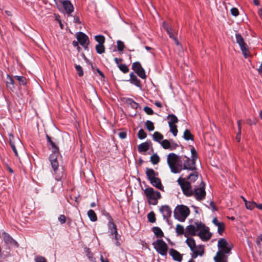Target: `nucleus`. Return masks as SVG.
<instances>
[{"label": "nucleus", "instance_id": "864d4df0", "mask_svg": "<svg viewBox=\"0 0 262 262\" xmlns=\"http://www.w3.org/2000/svg\"><path fill=\"white\" fill-rule=\"evenodd\" d=\"M143 110L148 115H151L154 114L152 110L148 106H145L143 108Z\"/></svg>", "mask_w": 262, "mask_h": 262}, {"label": "nucleus", "instance_id": "bf43d9fd", "mask_svg": "<svg viewBox=\"0 0 262 262\" xmlns=\"http://www.w3.org/2000/svg\"><path fill=\"white\" fill-rule=\"evenodd\" d=\"M119 136L121 139H125L126 137V133L124 132H120L119 133Z\"/></svg>", "mask_w": 262, "mask_h": 262}, {"label": "nucleus", "instance_id": "1a4fd4ad", "mask_svg": "<svg viewBox=\"0 0 262 262\" xmlns=\"http://www.w3.org/2000/svg\"><path fill=\"white\" fill-rule=\"evenodd\" d=\"M59 157V149L57 150L52 149V153L50 156V161L55 172L56 173V170L59 166L58 158Z\"/></svg>", "mask_w": 262, "mask_h": 262}, {"label": "nucleus", "instance_id": "bb28decb", "mask_svg": "<svg viewBox=\"0 0 262 262\" xmlns=\"http://www.w3.org/2000/svg\"><path fill=\"white\" fill-rule=\"evenodd\" d=\"M130 81L131 83L135 84L138 87L141 88V82L140 80H139L137 76L133 73H131L130 74Z\"/></svg>", "mask_w": 262, "mask_h": 262}, {"label": "nucleus", "instance_id": "0eeeda50", "mask_svg": "<svg viewBox=\"0 0 262 262\" xmlns=\"http://www.w3.org/2000/svg\"><path fill=\"white\" fill-rule=\"evenodd\" d=\"M9 142L15 155L18 156L17 149L19 150L23 149V145L21 141L18 138H15L13 136L10 135Z\"/></svg>", "mask_w": 262, "mask_h": 262}, {"label": "nucleus", "instance_id": "13d9d810", "mask_svg": "<svg viewBox=\"0 0 262 262\" xmlns=\"http://www.w3.org/2000/svg\"><path fill=\"white\" fill-rule=\"evenodd\" d=\"M58 221L61 224H64L66 221V216L64 215H60L58 217Z\"/></svg>", "mask_w": 262, "mask_h": 262}, {"label": "nucleus", "instance_id": "423d86ee", "mask_svg": "<svg viewBox=\"0 0 262 262\" xmlns=\"http://www.w3.org/2000/svg\"><path fill=\"white\" fill-rule=\"evenodd\" d=\"M197 228L199 232L198 235L204 241H207L211 237V234L208 231V228L206 227L203 224H197Z\"/></svg>", "mask_w": 262, "mask_h": 262}, {"label": "nucleus", "instance_id": "e433bc0d", "mask_svg": "<svg viewBox=\"0 0 262 262\" xmlns=\"http://www.w3.org/2000/svg\"><path fill=\"white\" fill-rule=\"evenodd\" d=\"M170 131L174 136H176L178 133L177 126L176 124H169Z\"/></svg>", "mask_w": 262, "mask_h": 262}, {"label": "nucleus", "instance_id": "a19ab883", "mask_svg": "<svg viewBox=\"0 0 262 262\" xmlns=\"http://www.w3.org/2000/svg\"><path fill=\"white\" fill-rule=\"evenodd\" d=\"M176 231L179 235L184 234V229L183 226L180 224L177 225L176 228Z\"/></svg>", "mask_w": 262, "mask_h": 262}, {"label": "nucleus", "instance_id": "dca6fc26", "mask_svg": "<svg viewBox=\"0 0 262 262\" xmlns=\"http://www.w3.org/2000/svg\"><path fill=\"white\" fill-rule=\"evenodd\" d=\"M60 2L62 5L66 13L70 15L74 11V7L71 2L69 0H61Z\"/></svg>", "mask_w": 262, "mask_h": 262}, {"label": "nucleus", "instance_id": "393cba45", "mask_svg": "<svg viewBox=\"0 0 262 262\" xmlns=\"http://www.w3.org/2000/svg\"><path fill=\"white\" fill-rule=\"evenodd\" d=\"M150 182L154 186L156 187V188L161 190H163V187L162 185L161 181L160 179L157 178V177L153 179L152 180H150Z\"/></svg>", "mask_w": 262, "mask_h": 262}, {"label": "nucleus", "instance_id": "49530a36", "mask_svg": "<svg viewBox=\"0 0 262 262\" xmlns=\"http://www.w3.org/2000/svg\"><path fill=\"white\" fill-rule=\"evenodd\" d=\"M146 134L143 129H140L138 133V137L140 139H143L146 137Z\"/></svg>", "mask_w": 262, "mask_h": 262}, {"label": "nucleus", "instance_id": "4468645a", "mask_svg": "<svg viewBox=\"0 0 262 262\" xmlns=\"http://www.w3.org/2000/svg\"><path fill=\"white\" fill-rule=\"evenodd\" d=\"M191 251L192 252L191 258L192 259L196 258L198 256H203L204 253V247L202 245L195 246Z\"/></svg>", "mask_w": 262, "mask_h": 262}, {"label": "nucleus", "instance_id": "2f4dec72", "mask_svg": "<svg viewBox=\"0 0 262 262\" xmlns=\"http://www.w3.org/2000/svg\"><path fill=\"white\" fill-rule=\"evenodd\" d=\"M183 137L186 140H193V136L188 129H186L184 132Z\"/></svg>", "mask_w": 262, "mask_h": 262}, {"label": "nucleus", "instance_id": "c9c22d12", "mask_svg": "<svg viewBox=\"0 0 262 262\" xmlns=\"http://www.w3.org/2000/svg\"><path fill=\"white\" fill-rule=\"evenodd\" d=\"M161 145L164 149H173V148H171L170 147V143L169 141L167 140H164L161 142H160Z\"/></svg>", "mask_w": 262, "mask_h": 262}, {"label": "nucleus", "instance_id": "e2e57ef3", "mask_svg": "<svg viewBox=\"0 0 262 262\" xmlns=\"http://www.w3.org/2000/svg\"><path fill=\"white\" fill-rule=\"evenodd\" d=\"M247 122L248 124H249L250 125H251L252 124H255L256 121L255 120L252 121L251 119H248L247 120Z\"/></svg>", "mask_w": 262, "mask_h": 262}, {"label": "nucleus", "instance_id": "20e7f679", "mask_svg": "<svg viewBox=\"0 0 262 262\" xmlns=\"http://www.w3.org/2000/svg\"><path fill=\"white\" fill-rule=\"evenodd\" d=\"M178 182L180 185L183 193L187 196L193 195V191L190 182L186 181L185 178H180L178 180Z\"/></svg>", "mask_w": 262, "mask_h": 262}, {"label": "nucleus", "instance_id": "69168bd1", "mask_svg": "<svg viewBox=\"0 0 262 262\" xmlns=\"http://www.w3.org/2000/svg\"><path fill=\"white\" fill-rule=\"evenodd\" d=\"M241 132H238L236 135L235 139L237 142H239L241 140Z\"/></svg>", "mask_w": 262, "mask_h": 262}, {"label": "nucleus", "instance_id": "473e14b6", "mask_svg": "<svg viewBox=\"0 0 262 262\" xmlns=\"http://www.w3.org/2000/svg\"><path fill=\"white\" fill-rule=\"evenodd\" d=\"M14 77L19 82V84L21 85H25L27 83V80L25 77L15 76Z\"/></svg>", "mask_w": 262, "mask_h": 262}, {"label": "nucleus", "instance_id": "de8ad7c7", "mask_svg": "<svg viewBox=\"0 0 262 262\" xmlns=\"http://www.w3.org/2000/svg\"><path fill=\"white\" fill-rule=\"evenodd\" d=\"M95 39L99 42V44H103L105 41V38L102 35H96Z\"/></svg>", "mask_w": 262, "mask_h": 262}, {"label": "nucleus", "instance_id": "7ed1b4c3", "mask_svg": "<svg viewBox=\"0 0 262 262\" xmlns=\"http://www.w3.org/2000/svg\"><path fill=\"white\" fill-rule=\"evenodd\" d=\"M144 193L148 199L149 204L156 205L158 203V200L161 198V194L158 191H155L152 188H146Z\"/></svg>", "mask_w": 262, "mask_h": 262}, {"label": "nucleus", "instance_id": "c85d7f7f", "mask_svg": "<svg viewBox=\"0 0 262 262\" xmlns=\"http://www.w3.org/2000/svg\"><path fill=\"white\" fill-rule=\"evenodd\" d=\"M167 119L168 124H176L178 122L177 117L173 114L169 115Z\"/></svg>", "mask_w": 262, "mask_h": 262}, {"label": "nucleus", "instance_id": "8fccbe9b", "mask_svg": "<svg viewBox=\"0 0 262 262\" xmlns=\"http://www.w3.org/2000/svg\"><path fill=\"white\" fill-rule=\"evenodd\" d=\"M191 153L192 156V159L195 161L198 158L197 152L194 147L191 148Z\"/></svg>", "mask_w": 262, "mask_h": 262}, {"label": "nucleus", "instance_id": "5701e85b", "mask_svg": "<svg viewBox=\"0 0 262 262\" xmlns=\"http://www.w3.org/2000/svg\"><path fill=\"white\" fill-rule=\"evenodd\" d=\"M169 254L174 260L181 261L182 260V255L178 251L173 249H170L169 250Z\"/></svg>", "mask_w": 262, "mask_h": 262}, {"label": "nucleus", "instance_id": "c756f323", "mask_svg": "<svg viewBox=\"0 0 262 262\" xmlns=\"http://www.w3.org/2000/svg\"><path fill=\"white\" fill-rule=\"evenodd\" d=\"M88 215L90 220L92 222H95L97 220L96 214L93 210L91 209L89 210L88 212Z\"/></svg>", "mask_w": 262, "mask_h": 262}, {"label": "nucleus", "instance_id": "cd10ccee", "mask_svg": "<svg viewBox=\"0 0 262 262\" xmlns=\"http://www.w3.org/2000/svg\"><path fill=\"white\" fill-rule=\"evenodd\" d=\"M6 85L8 88L13 91L15 89L14 80L9 75H7L6 79Z\"/></svg>", "mask_w": 262, "mask_h": 262}, {"label": "nucleus", "instance_id": "5fc2aeb1", "mask_svg": "<svg viewBox=\"0 0 262 262\" xmlns=\"http://www.w3.org/2000/svg\"><path fill=\"white\" fill-rule=\"evenodd\" d=\"M128 103L131 105V106L134 108H137L138 106V104L135 102L132 99H128Z\"/></svg>", "mask_w": 262, "mask_h": 262}, {"label": "nucleus", "instance_id": "0e129e2a", "mask_svg": "<svg viewBox=\"0 0 262 262\" xmlns=\"http://www.w3.org/2000/svg\"><path fill=\"white\" fill-rule=\"evenodd\" d=\"M87 256L91 260L93 261V254L91 252H88Z\"/></svg>", "mask_w": 262, "mask_h": 262}, {"label": "nucleus", "instance_id": "b1692460", "mask_svg": "<svg viewBox=\"0 0 262 262\" xmlns=\"http://www.w3.org/2000/svg\"><path fill=\"white\" fill-rule=\"evenodd\" d=\"M146 174L149 181H150V180H152L158 176L157 172H155L154 169L149 168H146Z\"/></svg>", "mask_w": 262, "mask_h": 262}, {"label": "nucleus", "instance_id": "2eb2a0df", "mask_svg": "<svg viewBox=\"0 0 262 262\" xmlns=\"http://www.w3.org/2000/svg\"><path fill=\"white\" fill-rule=\"evenodd\" d=\"M108 226L111 234L112 235H114V238L116 240V245L119 246L120 245V243L118 242L119 236L116 226L113 222L110 221L108 224Z\"/></svg>", "mask_w": 262, "mask_h": 262}, {"label": "nucleus", "instance_id": "6e6d98bb", "mask_svg": "<svg viewBox=\"0 0 262 262\" xmlns=\"http://www.w3.org/2000/svg\"><path fill=\"white\" fill-rule=\"evenodd\" d=\"M35 260L36 262H47L46 259L41 256H37L35 257Z\"/></svg>", "mask_w": 262, "mask_h": 262}, {"label": "nucleus", "instance_id": "9b49d317", "mask_svg": "<svg viewBox=\"0 0 262 262\" xmlns=\"http://www.w3.org/2000/svg\"><path fill=\"white\" fill-rule=\"evenodd\" d=\"M183 161V166L182 165L183 169H187L189 170H194L196 169L195 161L194 160L190 159L189 158L185 156L182 157V162Z\"/></svg>", "mask_w": 262, "mask_h": 262}, {"label": "nucleus", "instance_id": "9d476101", "mask_svg": "<svg viewBox=\"0 0 262 262\" xmlns=\"http://www.w3.org/2000/svg\"><path fill=\"white\" fill-rule=\"evenodd\" d=\"M201 186L197 188H195L193 191V195L198 201H201L205 198L206 192L205 191V183L201 181Z\"/></svg>", "mask_w": 262, "mask_h": 262}, {"label": "nucleus", "instance_id": "ea45409f", "mask_svg": "<svg viewBox=\"0 0 262 262\" xmlns=\"http://www.w3.org/2000/svg\"><path fill=\"white\" fill-rule=\"evenodd\" d=\"M160 158L157 154H154L150 157V161L154 164H157L159 163Z\"/></svg>", "mask_w": 262, "mask_h": 262}, {"label": "nucleus", "instance_id": "4d7b16f0", "mask_svg": "<svg viewBox=\"0 0 262 262\" xmlns=\"http://www.w3.org/2000/svg\"><path fill=\"white\" fill-rule=\"evenodd\" d=\"M230 11H231L232 15L234 16H237L239 14L238 10L236 8H232L231 9Z\"/></svg>", "mask_w": 262, "mask_h": 262}, {"label": "nucleus", "instance_id": "6e6552de", "mask_svg": "<svg viewBox=\"0 0 262 262\" xmlns=\"http://www.w3.org/2000/svg\"><path fill=\"white\" fill-rule=\"evenodd\" d=\"M236 41L240 47L241 50L244 57L247 58L249 55V50L246 43L244 42L243 37L240 34H235Z\"/></svg>", "mask_w": 262, "mask_h": 262}, {"label": "nucleus", "instance_id": "3c124183", "mask_svg": "<svg viewBox=\"0 0 262 262\" xmlns=\"http://www.w3.org/2000/svg\"><path fill=\"white\" fill-rule=\"evenodd\" d=\"M117 48L120 51H123L124 48V43L121 40L117 41Z\"/></svg>", "mask_w": 262, "mask_h": 262}, {"label": "nucleus", "instance_id": "72a5a7b5", "mask_svg": "<svg viewBox=\"0 0 262 262\" xmlns=\"http://www.w3.org/2000/svg\"><path fill=\"white\" fill-rule=\"evenodd\" d=\"M163 135L159 132H156L153 134V139L154 140L160 143L161 140L163 139Z\"/></svg>", "mask_w": 262, "mask_h": 262}, {"label": "nucleus", "instance_id": "a211bd4d", "mask_svg": "<svg viewBox=\"0 0 262 262\" xmlns=\"http://www.w3.org/2000/svg\"><path fill=\"white\" fill-rule=\"evenodd\" d=\"M197 224H195V226L189 225L187 227L186 231L185 233V236H187L188 235H195L197 234L198 229L197 228Z\"/></svg>", "mask_w": 262, "mask_h": 262}, {"label": "nucleus", "instance_id": "052dcab7", "mask_svg": "<svg viewBox=\"0 0 262 262\" xmlns=\"http://www.w3.org/2000/svg\"><path fill=\"white\" fill-rule=\"evenodd\" d=\"M163 27L166 31V32L171 29L170 28H169V27L168 26V25L167 24V23L165 21H164L163 23Z\"/></svg>", "mask_w": 262, "mask_h": 262}, {"label": "nucleus", "instance_id": "aec40b11", "mask_svg": "<svg viewBox=\"0 0 262 262\" xmlns=\"http://www.w3.org/2000/svg\"><path fill=\"white\" fill-rule=\"evenodd\" d=\"M212 223L215 226L217 227V232L220 235H222L225 230V224L223 222H219L216 217H214L212 220Z\"/></svg>", "mask_w": 262, "mask_h": 262}, {"label": "nucleus", "instance_id": "7c9ffc66", "mask_svg": "<svg viewBox=\"0 0 262 262\" xmlns=\"http://www.w3.org/2000/svg\"><path fill=\"white\" fill-rule=\"evenodd\" d=\"M187 179L189 180V182L190 183L194 182L197 179H198V172L194 171L190 173Z\"/></svg>", "mask_w": 262, "mask_h": 262}, {"label": "nucleus", "instance_id": "37998d69", "mask_svg": "<svg viewBox=\"0 0 262 262\" xmlns=\"http://www.w3.org/2000/svg\"><path fill=\"white\" fill-rule=\"evenodd\" d=\"M145 125H146L147 129L149 131H152L154 130V128H155L154 125V123L151 121H150L149 120L146 121Z\"/></svg>", "mask_w": 262, "mask_h": 262}, {"label": "nucleus", "instance_id": "58836bf2", "mask_svg": "<svg viewBox=\"0 0 262 262\" xmlns=\"http://www.w3.org/2000/svg\"><path fill=\"white\" fill-rule=\"evenodd\" d=\"M96 50L98 54H102L104 52L105 48L103 44H98L96 46Z\"/></svg>", "mask_w": 262, "mask_h": 262}, {"label": "nucleus", "instance_id": "603ef678", "mask_svg": "<svg viewBox=\"0 0 262 262\" xmlns=\"http://www.w3.org/2000/svg\"><path fill=\"white\" fill-rule=\"evenodd\" d=\"M75 69L78 72V74L79 76H82L83 75V72L81 67L80 65H76Z\"/></svg>", "mask_w": 262, "mask_h": 262}, {"label": "nucleus", "instance_id": "39448f33", "mask_svg": "<svg viewBox=\"0 0 262 262\" xmlns=\"http://www.w3.org/2000/svg\"><path fill=\"white\" fill-rule=\"evenodd\" d=\"M156 251L161 255L166 256L168 247L166 243L162 239H158L153 243Z\"/></svg>", "mask_w": 262, "mask_h": 262}, {"label": "nucleus", "instance_id": "79ce46f5", "mask_svg": "<svg viewBox=\"0 0 262 262\" xmlns=\"http://www.w3.org/2000/svg\"><path fill=\"white\" fill-rule=\"evenodd\" d=\"M153 232L157 236L159 237H161L163 236V233L161 230V229L159 227H154L153 228Z\"/></svg>", "mask_w": 262, "mask_h": 262}, {"label": "nucleus", "instance_id": "a878e982", "mask_svg": "<svg viewBox=\"0 0 262 262\" xmlns=\"http://www.w3.org/2000/svg\"><path fill=\"white\" fill-rule=\"evenodd\" d=\"M150 145V143L145 142L140 144L138 147V149L140 152L147 151Z\"/></svg>", "mask_w": 262, "mask_h": 262}, {"label": "nucleus", "instance_id": "4c0bfd02", "mask_svg": "<svg viewBox=\"0 0 262 262\" xmlns=\"http://www.w3.org/2000/svg\"><path fill=\"white\" fill-rule=\"evenodd\" d=\"M256 203L255 202L246 201V207L249 210H252L255 207Z\"/></svg>", "mask_w": 262, "mask_h": 262}, {"label": "nucleus", "instance_id": "f257e3e1", "mask_svg": "<svg viewBox=\"0 0 262 262\" xmlns=\"http://www.w3.org/2000/svg\"><path fill=\"white\" fill-rule=\"evenodd\" d=\"M182 159V156H179L174 153H170L167 156V163L172 172L180 173L183 170Z\"/></svg>", "mask_w": 262, "mask_h": 262}, {"label": "nucleus", "instance_id": "f3484780", "mask_svg": "<svg viewBox=\"0 0 262 262\" xmlns=\"http://www.w3.org/2000/svg\"><path fill=\"white\" fill-rule=\"evenodd\" d=\"M77 38L80 45L83 47L87 46L89 43L88 37L82 32L78 33Z\"/></svg>", "mask_w": 262, "mask_h": 262}, {"label": "nucleus", "instance_id": "ddd939ff", "mask_svg": "<svg viewBox=\"0 0 262 262\" xmlns=\"http://www.w3.org/2000/svg\"><path fill=\"white\" fill-rule=\"evenodd\" d=\"M217 246L220 249L219 251H223L227 254L230 253L231 247L228 246V243L225 238H221L219 240Z\"/></svg>", "mask_w": 262, "mask_h": 262}, {"label": "nucleus", "instance_id": "680f3d73", "mask_svg": "<svg viewBox=\"0 0 262 262\" xmlns=\"http://www.w3.org/2000/svg\"><path fill=\"white\" fill-rule=\"evenodd\" d=\"M167 33L169 35V36L170 38H172V39H174V38H176L175 36H174V35L173 34L172 32V29H171L170 30H168V31H167Z\"/></svg>", "mask_w": 262, "mask_h": 262}, {"label": "nucleus", "instance_id": "6ab92c4d", "mask_svg": "<svg viewBox=\"0 0 262 262\" xmlns=\"http://www.w3.org/2000/svg\"><path fill=\"white\" fill-rule=\"evenodd\" d=\"M160 211L162 214L163 218L167 219L171 215V210L167 205H164L160 208Z\"/></svg>", "mask_w": 262, "mask_h": 262}, {"label": "nucleus", "instance_id": "f8f14e48", "mask_svg": "<svg viewBox=\"0 0 262 262\" xmlns=\"http://www.w3.org/2000/svg\"><path fill=\"white\" fill-rule=\"evenodd\" d=\"M132 69L137 75L142 79L146 78V74L144 70L139 62H135L132 64Z\"/></svg>", "mask_w": 262, "mask_h": 262}, {"label": "nucleus", "instance_id": "774afa93", "mask_svg": "<svg viewBox=\"0 0 262 262\" xmlns=\"http://www.w3.org/2000/svg\"><path fill=\"white\" fill-rule=\"evenodd\" d=\"M155 104L156 106H157L158 107H162V104L160 102H159V101H156L155 102Z\"/></svg>", "mask_w": 262, "mask_h": 262}, {"label": "nucleus", "instance_id": "338daca9", "mask_svg": "<svg viewBox=\"0 0 262 262\" xmlns=\"http://www.w3.org/2000/svg\"><path fill=\"white\" fill-rule=\"evenodd\" d=\"M237 125H238V132H241L242 126H241V120L238 121Z\"/></svg>", "mask_w": 262, "mask_h": 262}, {"label": "nucleus", "instance_id": "412c9836", "mask_svg": "<svg viewBox=\"0 0 262 262\" xmlns=\"http://www.w3.org/2000/svg\"><path fill=\"white\" fill-rule=\"evenodd\" d=\"M223 251H218L214 257L215 262H227V256Z\"/></svg>", "mask_w": 262, "mask_h": 262}, {"label": "nucleus", "instance_id": "c03bdc74", "mask_svg": "<svg viewBox=\"0 0 262 262\" xmlns=\"http://www.w3.org/2000/svg\"><path fill=\"white\" fill-rule=\"evenodd\" d=\"M46 137L47 139V142H48V143L50 144V145H51V146L52 147V149L57 150V148H58L55 145V144L51 140L50 137L49 135H46Z\"/></svg>", "mask_w": 262, "mask_h": 262}, {"label": "nucleus", "instance_id": "4be33fe9", "mask_svg": "<svg viewBox=\"0 0 262 262\" xmlns=\"http://www.w3.org/2000/svg\"><path fill=\"white\" fill-rule=\"evenodd\" d=\"M3 236L5 242L7 244H10L11 245H14L16 247L18 246V244L16 241L12 238V237L6 232L3 233Z\"/></svg>", "mask_w": 262, "mask_h": 262}, {"label": "nucleus", "instance_id": "f03ea898", "mask_svg": "<svg viewBox=\"0 0 262 262\" xmlns=\"http://www.w3.org/2000/svg\"><path fill=\"white\" fill-rule=\"evenodd\" d=\"M190 213L189 208L185 205H178L174 211V217L181 222H184Z\"/></svg>", "mask_w": 262, "mask_h": 262}, {"label": "nucleus", "instance_id": "a18cd8bd", "mask_svg": "<svg viewBox=\"0 0 262 262\" xmlns=\"http://www.w3.org/2000/svg\"><path fill=\"white\" fill-rule=\"evenodd\" d=\"M148 220L150 223H154L156 221L155 214L154 212H149L147 215Z\"/></svg>", "mask_w": 262, "mask_h": 262}, {"label": "nucleus", "instance_id": "09e8293b", "mask_svg": "<svg viewBox=\"0 0 262 262\" xmlns=\"http://www.w3.org/2000/svg\"><path fill=\"white\" fill-rule=\"evenodd\" d=\"M119 69L124 73L128 72V68L125 64H121L118 66Z\"/></svg>", "mask_w": 262, "mask_h": 262}, {"label": "nucleus", "instance_id": "f704fd0d", "mask_svg": "<svg viewBox=\"0 0 262 262\" xmlns=\"http://www.w3.org/2000/svg\"><path fill=\"white\" fill-rule=\"evenodd\" d=\"M186 242L190 248V250L194 248L196 246L194 240L191 237H188L186 241Z\"/></svg>", "mask_w": 262, "mask_h": 262}]
</instances>
